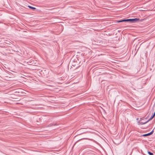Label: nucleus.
I'll return each mask as SVG.
<instances>
[{
	"label": "nucleus",
	"mask_w": 155,
	"mask_h": 155,
	"mask_svg": "<svg viewBox=\"0 0 155 155\" xmlns=\"http://www.w3.org/2000/svg\"><path fill=\"white\" fill-rule=\"evenodd\" d=\"M148 153L149 155H153V153L150 151H148Z\"/></svg>",
	"instance_id": "7"
},
{
	"label": "nucleus",
	"mask_w": 155,
	"mask_h": 155,
	"mask_svg": "<svg viewBox=\"0 0 155 155\" xmlns=\"http://www.w3.org/2000/svg\"><path fill=\"white\" fill-rule=\"evenodd\" d=\"M152 119L151 118H149L147 121V122H149V121H150V120H151Z\"/></svg>",
	"instance_id": "8"
},
{
	"label": "nucleus",
	"mask_w": 155,
	"mask_h": 155,
	"mask_svg": "<svg viewBox=\"0 0 155 155\" xmlns=\"http://www.w3.org/2000/svg\"><path fill=\"white\" fill-rule=\"evenodd\" d=\"M123 22H130V19L122 20Z\"/></svg>",
	"instance_id": "5"
},
{
	"label": "nucleus",
	"mask_w": 155,
	"mask_h": 155,
	"mask_svg": "<svg viewBox=\"0 0 155 155\" xmlns=\"http://www.w3.org/2000/svg\"><path fill=\"white\" fill-rule=\"evenodd\" d=\"M130 22L131 23H135L137 21H142V19H140L139 18H134L132 19H130Z\"/></svg>",
	"instance_id": "1"
},
{
	"label": "nucleus",
	"mask_w": 155,
	"mask_h": 155,
	"mask_svg": "<svg viewBox=\"0 0 155 155\" xmlns=\"http://www.w3.org/2000/svg\"><path fill=\"white\" fill-rule=\"evenodd\" d=\"M28 7L32 9L33 10H35L36 9V8L34 7H32L31 6H30V5H28Z\"/></svg>",
	"instance_id": "4"
},
{
	"label": "nucleus",
	"mask_w": 155,
	"mask_h": 155,
	"mask_svg": "<svg viewBox=\"0 0 155 155\" xmlns=\"http://www.w3.org/2000/svg\"><path fill=\"white\" fill-rule=\"evenodd\" d=\"M147 123V121H143V120H142L139 122V123L141 125H143Z\"/></svg>",
	"instance_id": "3"
},
{
	"label": "nucleus",
	"mask_w": 155,
	"mask_h": 155,
	"mask_svg": "<svg viewBox=\"0 0 155 155\" xmlns=\"http://www.w3.org/2000/svg\"><path fill=\"white\" fill-rule=\"evenodd\" d=\"M154 117V116H153V115H152L150 117L152 119H153Z\"/></svg>",
	"instance_id": "11"
},
{
	"label": "nucleus",
	"mask_w": 155,
	"mask_h": 155,
	"mask_svg": "<svg viewBox=\"0 0 155 155\" xmlns=\"http://www.w3.org/2000/svg\"><path fill=\"white\" fill-rule=\"evenodd\" d=\"M123 22V21H122V20H120V21H117V22Z\"/></svg>",
	"instance_id": "10"
},
{
	"label": "nucleus",
	"mask_w": 155,
	"mask_h": 155,
	"mask_svg": "<svg viewBox=\"0 0 155 155\" xmlns=\"http://www.w3.org/2000/svg\"><path fill=\"white\" fill-rule=\"evenodd\" d=\"M154 129H153V130L150 132L148 133V134H143L142 135V136L143 137H145L151 135L153 133Z\"/></svg>",
	"instance_id": "2"
},
{
	"label": "nucleus",
	"mask_w": 155,
	"mask_h": 155,
	"mask_svg": "<svg viewBox=\"0 0 155 155\" xmlns=\"http://www.w3.org/2000/svg\"><path fill=\"white\" fill-rule=\"evenodd\" d=\"M58 124L57 123H55L54 124H53V126H58Z\"/></svg>",
	"instance_id": "9"
},
{
	"label": "nucleus",
	"mask_w": 155,
	"mask_h": 155,
	"mask_svg": "<svg viewBox=\"0 0 155 155\" xmlns=\"http://www.w3.org/2000/svg\"><path fill=\"white\" fill-rule=\"evenodd\" d=\"M52 126H53V124L51 123L50 124H49V125L46 126V127H49Z\"/></svg>",
	"instance_id": "6"
}]
</instances>
